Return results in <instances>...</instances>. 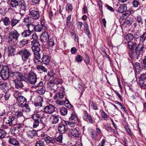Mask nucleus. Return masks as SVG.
<instances>
[{
    "label": "nucleus",
    "mask_w": 146,
    "mask_h": 146,
    "mask_svg": "<svg viewBox=\"0 0 146 146\" xmlns=\"http://www.w3.org/2000/svg\"><path fill=\"white\" fill-rule=\"evenodd\" d=\"M15 117L13 115H10L7 118L4 117L3 118V122L6 124L10 126L14 125L15 123Z\"/></svg>",
    "instance_id": "nucleus-3"
},
{
    "label": "nucleus",
    "mask_w": 146,
    "mask_h": 146,
    "mask_svg": "<svg viewBox=\"0 0 146 146\" xmlns=\"http://www.w3.org/2000/svg\"><path fill=\"white\" fill-rule=\"evenodd\" d=\"M10 4L13 7H16L19 4V0H11Z\"/></svg>",
    "instance_id": "nucleus-41"
},
{
    "label": "nucleus",
    "mask_w": 146,
    "mask_h": 146,
    "mask_svg": "<svg viewBox=\"0 0 146 146\" xmlns=\"http://www.w3.org/2000/svg\"><path fill=\"white\" fill-rule=\"evenodd\" d=\"M38 88L36 90V92L40 95H43L45 92V89L43 87Z\"/></svg>",
    "instance_id": "nucleus-37"
},
{
    "label": "nucleus",
    "mask_w": 146,
    "mask_h": 146,
    "mask_svg": "<svg viewBox=\"0 0 146 146\" xmlns=\"http://www.w3.org/2000/svg\"><path fill=\"white\" fill-rule=\"evenodd\" d=\"M60 112L61 115H66L68 113L67 109L65 108H62L60 109Z\"/></svg>",
    "instance_id": "nucleus-42"
},
{
    "label": "nucleus",
    "mask_w": 146,
    "mask_h": 146,
    "mask_svg": "<svg viewBox=\"0 0 146 146\" xmlns=\"http://www.w3.org/2000/svg\"><path fill=\"white\" fill-rule=\"evenodd\" d=\"M144 47L141 44H139L135 49V52L138 56H141L144 52Z\"/></svg>",
    "instance_id": "nucleus-10"
},
{
    "label": "nucleus",
    "mask_w": 146,
    "mask_h": 146,
    "mask_svg": "<svg viewBox=\"0 0 146 146\" xmlns=\"http://www.w3.org/2000/svg\"><path fill=\"white\" fill-rule=\"evenodd\" d=\"M7 133L3 129H0V139L2 140L6 136Z\"/></svg>",
    "instance_id": "nucleus-40"
},
{
    "label": "nucleus",
    "mask_w": 146,
    "mask_h": 146,
    "mask_svg": "<svg viewBox=\"0 0 146 146\" xmlns=\"http://www.w3.org/2000/svg\"><path fill=\"white\" fill-rule=\"evenodd\" d=\"M49 37L48 33L44 31L40 35V40L42 42H47L49 40Z\"/></svg>",
    "instance_id": "nucleus-15"
},
{
    "label": "nucleus",
    "mask_w": 146,
    "mask_h": 146,
    "mask_svg": "<svg viewBox=\"0 0 146 146\" xmlns=\"http://www.w3.org/2000/svg\"><path fill=\"white\" fill-rule=\"evenodd\" d=\"M127 6L126 4H123L119 7L118 9V12L119 13L124 12L127 9Z\"/></svg>",
    "instance_id": "nucleus-27"
},
{
    "label": "nucleus",
    "mask_w": 146,
    "mask_h": 146,
    "mask_svg": "<svg viewBox=\"0 0 146 146\" xmlns=\"http://www.w3.org/2000/svg\"><path fill=\"white\" fill-rule=\"evenodd\" d=\"M62 134L60 135L56 139V140L57 142L60 143H61L62 140Z\"/></svg>",
    "instance_id": "nucleus-61"
},
{
    "label": "nucleus",
    "mask_w": 146,
    "mask_h": 146,
    "mask_svg": "<svg viewBox=\"0 0 146 146\" xmlns=\"http://www.w3.org/2000/svg\"><path fill=\"white\" fill-rule=\"evenodd\" d=\"M10 76H11V73L9 67L7 66H4L0 72V76L3 80H6L9 78Z\"/></svg>",
    "instance_id": "nucleus-2"
},
{
    "label": "nucleus",
    "mask_w": 146,
    "mask_h": 146,
    "mask_svg": "<svg viewBox=\"0 0 146 146\" xmlns=\"http://www.w3.org/2000/svg\"><path fill=\"white\" fill-rule=\"evenodd\" d=\"M24 80L21 79H15L13 80V82L15 84V87L17 89L22 88L24 86V84L22 81Z\"/></svg>",
    "instance_id": "nucleus-17"
},
{
    "label": "nucleus",
    "mask_w": 146,
    "mask_h": 146,
    "mask_svg": "<svg viewBox=\"0 0 146 146\" xmlns=\"http://www.w3.org/2000/svg\"><path fill=\"white\" fill-rule=\"evenodd\" d=\"M39 100H40V101H40L39 102H35L34 105L36 106V107L38 106H40V107H42V104L41 103V102L43 101V99L41 97H40L39 98Z\"/></svg>",
    "instance_id": "nucleus-60"
},
{
    "label": "nucleus",
    "mask_w": 146,
    "mask_h": 146,
    "mask_svg": "<svg viewBox=\"0 0 146 146\" xmlns=\"http://www.w3.org/2000/svg\"><path fill=\"white\" fill-rule=\"evenodd\" d=\"M64 98V95L62 93H57L54 96V99L60 100Z\"/></svg>",
    "instance_id": "nucleus-28"
},
{
    "label": "nucleus",
    "mask_w": 146,
    "mask_h": 146,
    "mask_svg": "<svg viewBox=\"0 0 146 146\" xmlns=\"http://www.w3.org/2000/svg\"><path fill=\"white\" fill-rule=\"evenodd\" d=\"M142 67L143 69L146 70V58L143 60Z\"/></svg>",
    "instance_id": "nucleus-64"
},
{
    "label": "nucleus",
    "mask_w": 146,
    "mask_h": 146,
    "mask_svg": "<svg viewBox=\"0 0 146 146\" xmlns=\"http://www.w3.org/2000/svg\"><path fill=\"white\" fill-rule=\"evenodd\" d=\"M36 74L34 72H31L29 74L27 78V81L30 84H35L36 82Z\"/></svg>",
    "instance_id": "nucleus-4"
},
{
    "label": "nucleus",
    "mask_w": 146,
    "mask_h": 146,
    "mask_svg": "<svg viewBox=\"0 0 146 146\" xmlns=\"http://www.w3.org/2000/svg\"><path fill=\"white\" fill-rule=\"evenodd\" d=\"M44 110L46 113L51 114L55 111V107L54 106L50 104L45 107Z\"/></svg>",
    "instance_id": "nucleus-14"
},
{
    "label": "nucleus",
    "mask_w": 146,
    "mask_h": 146,
    "mask_svg": "<svg viewBox=\"0 0 146 146\" xmlns=\"http://www.w3.org/2000/svg\"><path fill=\"white\" fill-rule=\"evenodd\" d=\"M15 115L17 117L19 118L22 116L23 115V113L21 111L17 110L15 112Z\"/></svg>",
    "instance_id": "nucleus-57"
},
{
    "label": "nucleus",
    "mask_w": 146,
    "mask_h": 146,
    "mask_svg": "<svg viewBox=\"0 0 146 146\" xmlns=\"http://www.w3.org/2000/svg\"><path fill=\"white\" fill-rule=\"evenodd\" d=\"M7 84L6 82H3L2 80L0 78V89L1 90H3L7 87Z\"/></svg>",
    "instance_id": "nucleus-38"
},
{
    "label": "nucleus",
    "mask_w": 146,
    "mask_h": 146,
    "mask_svg": "<svg viewBox=\"0 0 146 146\" xmlns=\"http://www.w3.org/2000/svg\"><path fill=\"white\" fill-rule=\"evenodd\" d=\"M43 82L40 81L36 86H32L31 88H35V89H37L38 87H41L43 85Z\"/></svg>",
    "instance_id": "nucleus-58"
},
{
    "label": "nucleus",
    "mask_w": 146,
    "mask_h": 146,
    "mask_svg": "<svg viewBox=\"0 0 146 146\" xmlns=\"http://www.w3.org/2000/svg\"><path fill=\"white\" fill-rule=\"evenodd\" d=\"M21 17V16L20 15L14 16L11 20V27H13L19 23Z\"/></svg>",
    "instance_id": "nucleus-11"
},
{
    "label": "nucleus",
    "mask_w": 146,
    "mask_h": 146,
    "mask_svg": "<svg viewBox=\"0 0 146 146\" xmlns=\"http://www.w3.org/2000/svg\"><path fill=\"white\" fill-rule=\"evenodd\" d=\"M69 121L73 124L77 123L79 122V119L76 114L74 113H72L71 115L69 118Z\"/></svg>",
    "instance_id": "nucleus-18"
},
{
    "label": "nucleus",
    "mask_w": 146,
    "mask_h": 146,
    "mask_svg": "<svg viewBox=\"0 0 146 146\" xmlns=\"http://www.w3.org/2000/svg\"><path fill=\"white\" fill-rule=\"evenodd\" d=\"M9 142L10 144L16 146L18 145L19 142L17 139L11 137L9 139Z\"/></svg>",
    "instance_id": "nucleus-29"
},
{
    "label": "nucleus",
    "mask_w": 146,
    "mask_h": 146,
    "mask_svg": "<svg viewBox=\"0 0 146 146\" xmlns=\"http://www.w3.org/2000/svg\"><path fill=\"white\" fill-rule=\"evenodd\" d=\"M20 7V13L22 15H23L25 13L27 7L25 2L24 0H20L19 2Z\"/></svg>",
    "instance_id": "nucleus-7"
},
{
    "label": "nucleus",
    "mask_w": 146,
    "mask_h": 146,
    "mask_svg": "<svg viewBox=\"0 0 146 146\" xmlns=\"http://www.w3.org/2000/svg\"><path fill=\"white\" fill-rule=\"evenodd\" d=\"M32 33L28 30H25L21 34L22 36L25 38H28L31 35Z\"/></svg>",
    "instance_id": "nucleus-26"
},
{
    "label": "nucleus",
    "mask_w": 146,
    "mask_h": 146,
    "mask_svg": "<svg viewBox=\"0 0 146 146\" xmlns=\"http://www.w3.org/2000/svg\"><path fill=\"white\" fill-rule=\"evenodd\" d=\"M36 69L39 71H42V70L44 72H47V69L46 68H45L44 67L40 66H39V65H38L36 67Z\"/></svg>",
    "instance_id": "nucleus-53"
},
{
    "label": "nucleus",
    "mask_w": 146,
    "mask_h": 146,
    "mask_svg": "<svg viewBox=\"0 0 146 146\" xmlns=\"http://www.w3.org/2000/svg\"><path fill=\"white\" fill-rule=\"evenodd\" d=\"M139 80L146 81V73H143L139 76Z\"/></svg>",
    "instance_id": "nucleus-51"
},
{
    "label": "nucleus",
    "mask_w": 146,
    "mask_h": 146,
    "mask_svg": "<svg viewBox=\"0 0 146 146\" xmlns=\"http://www.w3.org/2000/svg\"><path fill=\"white\" fill-rule=\"evenodd\" d=\"M42 62L44 64L48 65L49 64L50 61V57L47 55H45L43 56L42 58Z\"/></svg>",
    "instance_id": "nucleus-25"
},
{
    "label": "nucleus",
    "mask_w": 146,
    "mask_h": 146,
    "mask_svg": "<svg viewBox=\"0 0 146 146\" xmlns=\"http://www.w3.org/2000/svg\"><path fill=\"white\" fill-rule=\"evenodd\" d=\"M43 137L47 143H51L54 145L56 143L55 139L53 137H50L46 134H44Z\"/></svg>",
    "instance_id": "nucleus-12"
},
{
    "label": "nucleus",
    "mask_w": 146,
    "mask_h": 146,
    "mask_svg": "<svg viewBox=\"0 0 146 146\" xmlns=\"http://www.w3.org/2000/svg\"><path fill=\"white\" fill-rule=\"evenodd\" d=\"M127 44L129 48L131 50V53L130 52H129L130 56H132L133 55L132 53L134 51L133 48L137 46V44L135 42L128 41L127 42Z\"/></svg>",
    "instance_id": "nucleus-16"
},
{
    "label": "nucleus",
    "mask_w": 146,
    "mask_h": 146,
    "mask_svg": "<svg viewBox=\"0 0 146 146\" xmlns=\"http://www.w3.org/2000/svg\"><path fill=\"white\" fill-rule=\"evenodd\" d=\"M134 66L136 72H139L140 69V64L138 62H136L134 65Z\"/></svg>",
    "instance_id": "nucleus-52"
},
{
    "label": "nucleus",
    "mask_w": 146,
    "mask_h": 146,
    "mask_svg": "<svg viewBox=\"0 0 146 146\" xmlns=\"http://www.w3.org/2000/svg\"><path fill=\"white\" fill-rule=\"evenodd\" d=\"M39 52L35 51L34 53V57L35 59H40V55Z\"/></svg>",
    "instance_id": "nucleus-62"
},
{
    "label": "nucleus",
    "mask_w": 146,
    "mask_h": 146,
    "mask_svg": "<svg viewBox=\"0 0 146 146\" xmlns=\"http://www.w3.org/2000/svg\"><path fill=\"white\" fill-rule=\"evenodd\" d=\"M91 137L95 140H97V135L95 131L92 130L91 131Z\"/></svg>",
    "instance_id": "nucleus-55"
},
{
    "label": "nucleus",
    "mask_w": 146,
    "mask_h": 146,
    "mask_svg": "<svg viewBox=\"0 0 146 146\" xmlns=\"http://www.w3.org/2000/svg\"><path fill=\"white\" fill-rule=\"evenodd\" d=\"M11 76H12L13 79H18V80L21 79V80H24V77L22 73L18 72L11 71Z\"/></svg>",
    "instance_id": "nucleus-9"
},
{
    "label": "nucleus",
    "mask_w": 146,
    "mask_h": 146,
    "mask_svg": "<svg viewBox=\"0 0 146 146\" xmlns=\"http://www.w3.org/2000/svg\"><path fill=\"white\" fill-rule=\"evenodd\" d=\"M76 88L78 90H80L81 89H82L84 88L82 86V84L81 83H79L76 85Z\"/></svg>",
    "instance_id": "nucleus-63"
},
{
    "label": "nucleus",
    "mask_w": 146,
    "mask_h": 146,
    "mask_svg": "<svg viewBox=\"0 0 146 146\" xmlns=\"http://www.w3.org/2000/svg\"><path fill=\"white\" fill-rule=\"evenodd\" d=\"M146 38V32H144L140 38V42L141 43H143Z\"/></svg>",
    "instance_id": "nucleus-46"
},
{
    "label": "nucleus",
    "mask_w": 146,
    "mask_h": 146,
    "mask_svg": "<svg viewBox=\"0 0 146 146\" xmlns=\"http://www.w3.org/2000/svg\"><path fill=\"white\" fill-rule=\"evenodd\" d=\"M42 29L44 30L43 27H42L40 25H37L35 26V31L36 32H40Z\"/></svg>",
    "instance_id": "nucleus-49"
},
{
    "label": "nucleus",
    "mask_w": 146,
    "mask_h": 146,
    "mask_svg": "<svg viewBox=\"0 0 146 146\" xmlns=\"http://www.w3.org/2000/svg\"><path fill=\"white\" fill-rule=\"evenodd\" d=\"M17 54L21 56L22 60L23 62V64L25 66H30L31 60L30 59L29 57L31 55V54L28 50L24 48L19 50Z\"/></svg>",
    "instance_id": "nucleus-1"
},
{
    "label": "nucleus",
    "mask_w": 146,
    "mask_h": 146,
    "mask_svg": "<svg viewBox=\"0 0 146 146\" xmlns=\"http://www.w3.org/2000/svg\"><path fill=\"white\" fill-rule=\"evenodd\" d=\"M28 30L31 33L35 31V26L33 24L30 23L28 25Z\"/></svg>",
    "instance_id": "nucleus-35"
},
{
    "label": "nucleus",
    "mask_w": 146,
    "mask_h": 146,
    "mask_svg": "<svg viewBox=\"0 0 146 146\" xmlns=\"http://www.w3.org/2000/svg\"><path fill=\"white\" fill-rule=\"evenodd\" d=\"M2 20L4 24L6 26L9 25L10 24V21L7 17H5L4 19H3Z\"/></svg>",
    "instance_id": "nucleus-39"
},
{
    "label": "nucleus",
    "mask_w": 146,
    "mask_h": 146,
    "mask_svg": "<svg viewBox=\"0 0 146 146\" xmlns=\"http://www.w3.org/2000/svg\"><path fill=\"white\" fill-rule=\"evenodd\" d=\"M54 81L55 84L56 85L61 84L62 82V81L61 79L57 78H55V79L54 80Z\"/></svg>",
    "instance_id": "nucleus-59"
},
{
    "label": "nucleus",
    "mask_w": 146,
    "mask_h": 146,
    "mask_svg": "<svg viewBox=\"0 0 146 146\" xmlns=\"http://www.w3.org/2000/svg\"><path fill=\"white\" fill-rule=\"evenodd\" d=\"M59 116L56 115H53L52 116V122L53 123H56L59 121Z\"/></svg>",
    "instance_id": "nucleus-45"
},
{
    "label": "nucleus",
    "mask_w": 146,
    "mask_h": 146,
    "mask_svg": "<svg viewBox=\"0 0 146 146\" xmlns=\"http://www.w3.org/2000/svg\"><path fill=\"white\" fill-rule=\"evenodd\" d=\"M64 104L67 108H70L72 107V106L68 100L66 98H65L64 100Z\"/></svg>",
    "instance_id": "nucleus-43"
},
{
    "label": "nucleus",
    "mask_w": 146,
    "mask_h": 146,
    "mask_svg": "<svg viewBox=\"0 0 146 146\" xmlns=\"http://www.w3.org/2000/svg\"><path fill=\"white\" fill-rule=\"evenodd\" d=\"M32 118L34 121L33 124L34 128H36L38 126L39 123L41 124L43 126H44V124L41 120V118L37 117L36 115H35L33 116Z\"/></svg>",
    "instance_id": "nucleus-8"
},
{
    "label": "nucleus",
    "mask_w": 146,
    "mask_h": 146,
    "mask_svg": "<svg viewBox=\"0 0 146 146\" xmlns=\"http://www.w3.org/2000/svg\"><path fill=\"white\" fill-rule=\"evenodd\" d=\"M17 93L15 94L14 96L16 98V100L18 103V105L20 106H22L24 103H26L27 102V100L26 98L23 96H17L16 95Z\"/></svg>",
    "instance_id": "nucleus-5"
},
{
    "label": "nucleus",
    "mask_w": 146,
    "mask_h": 146,
    "mask_svg": "<svg viewBox=\"0 0 146 146\" xmlns=\"http://www.w3.org/2000/svg\"><path fill=\"white\" fill-rule=\"evenodd\" d=\"M36 131L35 129H33L28 131V135L29 137L33 138L35 135H36Z\"/></svg>",
    "instance_id": "nucleus-30"
},
{
    "label": "nucleus",
    "mask_w": 146,
    "mask_h": 146,
    "mask_svg": "<svg viewBox=\"0 0 146 146\" xmlns=\"http://www.w3.org/2000/svg\"><path fill=\"white\" fill-rule=\"evenodd\" d=\"M44 142L42 140H38L36 141L35 146H44Z\"/></svg>",
    "instance_id": "nucleus-50"
},
{
    "label": "nucleus",
    "mask_w": 146,
    "mask_h": 146,
    "mask_svg": "<svg viewBox=\"0 0 146 146\" xmlns=\"http://www.w3.org/2000/svg\"><path fill=\"white\" fill-rule=\"evenodd\" d=\"M102 117V120H107L108 119L109 116L103 110L100 111Z\"/></svg>",
    "instance_id": "nucleus-36"
},
{
    "label": "nucleus",
    "mask_w": 146,
    "mask_h": 146,
    "mask_svg": "<svg viewBox=\"0 0 146 146\" xmlns=\"http://www.w3.org/2000/svg\"><path fill=\"white\" fill-rule=\"evenodd\" d=\"M137 11H130L127 10L125 12H124L123 14V15L124 17H129L131 14H136L137 13Z\"/></svg>",
    "instance_id": "nucleus-33"
},
{
    "label": "nucleus",
    "mask_w": 146,
    "mask_h": 146,
    "mask_svg": "<svg viewBox=\"0 0 146 146\" xmlns=\"http://www.w3.org/2000/svg\"><path fill=\"white\" fill-rule=\"evenodd\" d=\"M40 23L41 24L40 25L43 27L44 30H46L47 25L46 24L45 20L43 19H41L40 20Z\"/></svg>",
    "instance_id": "nucleus-48"
},
{
    "label": "nucleus",
    "mask_w": 146,
    "mask_h": 146,
    "mask_svg": "<svg viewBox=\"0 0 146 146\" xmlns=\"http://www.w3.org/2000/svg\"><path fill=\"white\" fill-rule=\"evenodd\" d=\"M16 50L15 49L11 46L8 47V56H14L15 54Z\"/></svg>",
    "instance_id": "nucleus-24"
},
{
    "label": "nucleus",
    "mask_w": 146,
    "mask_h": 146,
    "mask_svg": "<svg viewBox=\"0 0 146 146\" xmlns=\"http://www.w3.org/2000/svg\"><path fill=\"white\" fill-rule=\"evenodd\" d=\"M8 35H11L12 38L15 40H17L18 39V37L20 35V33L16 30L9 32Z\"/></svg>",
    "instance_id": "nucleus-19"
},
{
    "label": "nucleus",
    "mask_w": 146,
    "mask_h": 146,
    "mask_svg": "<svg viewBox=\"0 0 146 146\" xmlns=\"http://www.w3.org/2000/svg\"><path fill=\"white\" fill-rule=\"evenodd\" d=\"M32 18L31 17H29L28 15H27L24 18L23 20V21L26 24L28 25L29 23H32Z\"/></svg>",
    "instance_id": "nucleus-34"
},
{
    "label": "nucleus",
    "mask_w": 146,
    "mask_h": 146,
    "mask_svg": "<svg viewBox=\"0 0 146 146\" xmlns=\"http://www.w3.org/2000/svg\"><path fill=\"white\" fill-rule=\"evenodd\" d=\"M69 132L72 136L75 137H78L79 135V132L76 128H71L70 129Z\"/></svg>",
    "instance_id": "nucleus-23"
},
{
    "label": "nucleus",
    "mask_w": 146,
    "mask_h": 146,
    "mask_svg": "<svg viewBox=\"0 0 146 146\" xmlns=\"http://www.w3.org/2000/svg\"><path fill=\"white\" fill-rule=\"evenodd\" d=\"M29 41V40H26L23 39L20 41L19 43L21 45L24 46L28 43Z\"/></svg>",
    "instance_id": "nucleus-54"
},
{
    "label": "nucleus",
    "mask_w": 146,
    "mask_h": 146,
    "mask_svg": "<svg viewBox=\"0 0 146 146\" xmlns=\"http://www.w3.org/2000/svg\"><path fill=\"white\" fill-rule=\"evenodd\" d=\"M21 107L22 108V111L27 114L30 113L31 111V108L28 104L25 103Z\"/></svg>",
    "instance_id": "nucleus-21"
},
{
    "label": "nucleus",
    "mask_w": 146,
    "mask_h": 146,
    "mask_svg": "<svg viewBox=\"0 0 146 146\" xmlns=\"http://www.w3.org/2000/svg\"><path fill=\"white\" fill-rule=\"evenodd\" d=\"M44 110H41V111H37V114L34 115L40 118H45L47 116V115Z\"/></svg>",
    "instance_id": "nucleus-22"
},
{
    "label": "nucleus",
    "mask_w": 146,
    "mask_h": 146,
    "mask_svg": "<svg viewBox=\"0 0 146 146\" xmlns=\"http://www.w3.org/2000/svg\"><path fill=\"white\" fill-rule=\"evenodd\" d=\"M66 127L65 125L62 123L59 124L58 129L60 134H62L65 133L66 131Z\"/></svg>",
    "instance_id": "nucleus-20"
},
{
    "label": "nucleus",
    "mask_w": 146,
    "mask_h": 146,
    "mask_svg": "<svg viewBox=\"0 0 146 146\" xmlns=\"http://www.w3.org/2000/svg\"><path fill=\"white\" fill-rule=\"evenodd\" d=\"M138 84L141 89L146 90V81L139 80Z\"/></svg>",
    "instance_id": "nucleus-31"
},
{
    "label": "nucleus",
    "mask_w": 146,
    "mask_h": 146,
    "mask_svg": "<svg viewBox=\"0 0 146 146\" xmlns=\"http://www.w3.org/2000/svg\"><path fill=\"white\" fill-rule=\"evenodd\" d=\"M137 22L139 23L141 25L143 24V21L142 17L141 15H139L135 18Z\"/></svg>",
    "instance_id": "nucleus-47"
},
{
    "label": "nucleus",
    "mask_w": 146,
    "mask_h": 146,
    "mask_svg": "<svg viewBox=\"0 0 146 146\" xmlns=\"http://www.w3.org/2000/svg\"><path fill=\"white\" fill-rule=\"evenodd\" d=\"M29 14L32 19L35 20L38 19L40 16L38 11L34 10L31 11V9L29 10Z\"/></svg>",
    "instance_id": "nucleus-13"
},
{
    "label": "nucleus",
    "mask_w": 146,
    "mask_h": 146,
    "mask_svg": "<svg viewBox=\"0 0 146 146\" xmlns=\"http://www.w3.org/2000/svg\"><path fill=\"white\" fill-rule=\"evenodd\" d=\"M85 59L84 61L86 64H88L90 63V60L88 54L86 53H84Z\"/></svg>",
    "instance_id": "nucleus-56"
},
{
    "label": "nucleus",
    "mask_w": 146,
    "mask_h": 146,
    "mask_svg": "<svg viewBox=\"0 0 146 146\" xmlns=\"http://www.w3.org/2000/svg\"><path fill=\"white\" fill-rule=\"evenodd\" d=\"M54 39H49L48 42H47V43L46 44V47L47 48H49L53 46L54 45Z\"/></svg>",
    "instance_id": "nucleus-32"
},
{
    "label": "nucleus",
    "mask_w": 146,
    "mask_h": 146,
    "mask_svg": "<svg viewBox=\"0 0 146 146\" xmlns=\"http://www.w3.org/2000/svg\"><path fill=\"white\" fill-rule=\"evenodd\" d=\"M133 36L132 34L129 33L124 38V39L127 40H129L131 41L133 40Z\"/></svg>",
    "instance_id": "nucleus-44"
},
{
    "label": "nucleus",
    "mask_w": 146,
    "mask_h": 146,
    "mask_svg": "<svg viewBox=\"0 0 146 146\" xmlns=\"http://www.w3.org/2000/svg\"><path fill=\"white\" fill-rule=\"evenodd\" d=\"M31 48L33 51L40 52V45L37 40H33L31 42Z\"/></svg>",
    "instance_id": "nucleus-6"
}]
</instances>
